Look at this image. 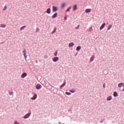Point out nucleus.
Here are the masks:
<instances>
[{
    "label": "nucleus",
    "instance_id": "nucleus-1",
    "mask_svg": "<svg viewBox=\"0 0 124 124\" xmlns=\"http://www.w3.org/2000/svg\"><path fill=\"white\" fill-rule=\"evenodd\" d=\"M24 54V56L25 57V60H27V51L26 50V49H24L23 51H22Z\"/></svg>",
    "mask_w": 124,
    "mask_h": 124
},
{
    "label": "nucleus",
    "instance_id": "nucleus-2",
    "mask_svg": "<svg viewBox=\"0 0 124 124\" xmlns=\"http://www.w3.org/2000/svg\"><path fill=\"white\" fill-rule=\"evenodd\" d=\"M41 88H42V86H41V85H40L39 84H37L36 85V89L37 90H40V89H41Z\"/></svg>",
    "mask_w": 124,
    "mask_h": 124
},
{
    "label": "nucleus",
    "instance_id": "nucleus-3",
    "mask_svg": "<svg viewBox=\"0 0 124 124\" xmlns=\"http://www.w3.org/2000/svg\"><path fill=\"white\" fill-rule=\"evenodd\" d=\"M58 10V8H57V7L53 6H52V11L53 12H56V11H57Z\"/></svg>",
    "mask_w": 124,
    "mask_h": 124
},
{
    "label": "nucleus",
    "instance_id": "nucleus-4",
    "mask_svg": "<svg viewBox=\"0 0 124 124\" xmlns=\"http://www.w3.org/2000/svg\"><path fill=\"white\" fill-rule=\"evenodd\" d=\"M58 61H59V57H55L53 59V62H58Z\"/></svg>",
    "mask_w": 124,
    "mask_h": 124
},
{
    "label": "nucleus",
    "instance_id": "nucleus-5",
    "mask_svg": "<svg viewBox=\"0 0 124 124\" xmlns=\"http://www.w3.org/2000/svg\"><path fill=\"white\" fill-rule=\"evenodd\" d=\"M30 116H31V113H29L28 114H27L24 117V119H28V118H29V117H30Z\"/></svg>",
    "mask_w": 124,
    "mask_h": 124
},
{
    "label": "nucleus",
    "instance_id": "nucleus-6",
    "mask_svg": "<svg viewBox=\"0 0 124 124\" xmlns=\"http://www.w3.org/2000/svg\"><path fill=\"white\" fill-rule=\"evenodd\" d=\"M106 25V23L103 24L100 27V30H103L104 28V27H105V25Z\"/></svg>",
    "mask_w": 124,
    "mask_h": 124
},
{
    "label": "nucleus",
    "instance_id": "nucleus-7",
    "mask_svg": "<svg viewBox=\"0 0 124 124\" xmlns=\"http://www.w3.org/2000/svg\"><path fill=\"white\" fill-rule=\"evenodd\" d=\"M37 97V95L36 94H35L34 96L31 98V99L32 100H34V99H36V98Z\"/></svg>",
    "mask_w": 124,
    "mask_h": 124
},
{
    "label": "nucleus",
    "instance_id": "nucleus-8",
    "mask_svg": "<svg viewBox=\"0 0 124 124\" xmlns=\"http://www.w3.org/2000/svg\"><path fill=\"white\" fill-rule=\"evenodd\" d=\"M27 74L26 73H24L21 76V78H25V77H27Z\"/></svg>",
    "mask_w": 124,
    "mask_h": 124
},
{
    "label": "nucleus",
    "instance_id": "nucleus-9",
    "mask_svg": "<svg viewBox=\"0 0 124 124\" xmlns=\"http://www.w3.org/2000/svg\"><path fill=\"white\" fill-rule=\"evenodd\" d=\"M124 83H121L118 84V87L119 88H122V87H124Z\"/></svg>",
    "mask_w": 124,
    "mask_h": 124
},
{
    "label": "nucleus",
    "instance_id": "nucleus-10",
    "mask_svg": "<svg viewBox=\"0 0 124 124\" xmlns=\"http://www.w3.org/2000/svg\"><path fill=\"white\" fill-rule=\"evenodd\" d=\"M57 16H58V13H56L55 14H54L52 16V18L53 19H54V18H56V17H57Z\"/></svg>",
    "mask_w": 124,
    "mask_h": 124
},
{
    "label": "nucleus",
    "instance_id": "nucleus-11",
    "mask_svg": "<svg viewBox=\"0 0 124 124\" xmlns=\"http://www.w3.org/2000/svg\"><path fill=\"white\" fill-rule=\"evenodd\" d=\"M91 11H92V10L91 9H87L86 10H85V12L86 13H90V12H91Z\"/></svg>",
    "mask_w": 124,
    "mask_h": 124
},
{
    "label": "nucleus",
    "instance_id": "nucleus-12",
    "mask_svg": "<svg viewBox=\"0 0 124 124\" xmlns=\"http://www.w3.org/2000/svg\"><path fill=\"white\" fill-rule=\"evenodd\" d=\"M46 13H47V14H50V13H51V9H47L46 10Z\"/></svg>",
    "mask_w": 124,
    "mask_h": 124
},
{
    "label": "nucleus",
    "instance_id": "nucleus-13",
    "mask_svg": "<svg viewBox=\"0 0 124 124\" xmlns=\"http://www.w3.org/2000/svg\"><path fill=\"white\" fill-rule=\"evenodd\" d=\"M111 99H112V96H109L107 98V100H108V101H110V100H111Z\"/></svg>",
    "mask_w": 124,
    "mask_h": 124
},
{
    "label": "nucleus",
    "instance_id": "nucleus-14",
    "mask_svg": "<svg viewBox=\"0 0 124 124\" xmlns=\"http://www.w3.org/2000/svg\"><path fill=\"white\" fill-rule=\"evenodd\" d=\"M81 50V46H78L76 48V50L77 51H80Z\"/></svg>",
    "mask_w": 124,
    "mask_h": 124
},
{
    "label": "nucleus",
    "instance_id": "nucleus-15",
    "mask_svg": "<svg viewBox=\"0 0 124 124\" xmlns=\"http://www.w3.org/2000/svg\"><path fill=\"white\" fill-rule=\"evenodd\" d=\"M74 44L73 43H70L69 44V47H73Z\"/></svg>",
    "mask_w": 124,
    "mask_h": 124
},
{
    "label": "nucleus",
    "instance_id": "nucleus-16",
    "mask_svg": "<svg viewBox=\"0 0 124 124\" xmlns=\"http://www.w3.org/2000/svg\"><path fill=\"white\" fill-rule=\"evenodd\" d=\"M77 9V5H75L73 6V10H76Z\"/></svg>",
    "mask_w": 124,
    "mask_h": 124
},
{
    "label": "nucleus",
    "instance_id": "nucleus-17",
    "mask_svg": "<svg viewBox=\"0 0 124 124\" xmlns=\"http://www.w3.org/2000/svg\"><path fill=\"white\" fill-rule=\"evenodd\" d=\"M0 28H5L6 27V25L4 24H1L0 25Z\"/></svg>",
    "mask_w": 124,
    "mask_h": 124
},
{
    "label": "nucleus",
    "instance_id": "nucleus-18",
    "mask_svg": "<svg viewBox=\"0 0 124 124\" xmlns=\"http://www.w3.org/2000/svg\"><path fill=\"white\" fill-rule=\"evenodd\" d=\"M66 82H63V83L61 85L60 89H62V87H64V85H65Z\"/></svg>",
    "mask_w": 124,
    "mask_h": 124
},
{
    "label": "nucleus",
    "instance_id": "nucleus-19",
    "mask_svg": "<svg viewBox=\"0 0 124 124\" xmlns=\"http://www.w3.org/2000/svg\"><path fill=\"white\" fill-rule=\"evenodd\" d=\"M117 95H118V94H117V92H114L113 96H114L115 97H116Z\"/></svg>",
    "mask_w": 124,
    "mask_h": 124
},
{
    "label": "nucleus",
    "instance_id": "nucleus-20",
    "mask_svg": "<svg viewBox=\"0 0 124 124\" xmlns=\"http://www.w3.org/2000/svg\"><path fill=\"white\" fill-rule=\"evenodd\" d=\"M111 28H112V25H108V31H109V30H110V29H111Z\"/></svg>",
    "mask_w": 124,
    "mask_h": 124
},
{
    "label": "nucleus",
    "instance_id": "nucleus-21",
    "mask_svg": "<svg viewBox=\"0 0 124 124\" xmlns=\"http://www.w3.org/2000/svg\"><path fill=\"white\" fill-rule=\"evenodd\" d=\"M65 93L67 95H70V94H71V93H69V92H66Z\"/></svg>",
    "mask_w": 124,
    "mask_h": 124
},
{
    "label": "nucleus",
    "instance_id": "nucleus-22",
    "mask_svg": "<svg viewBox=\"0 0 124 124\" xmlns=\"http://www.w3.org/2000/svg\"><path fill=\"white\" fill-rule=\"evenodd\" d=\"M71 8V7H69L67 10L66 11V12H68V11H69V10H70V9Z\"/></svg>",
    "mask_w": 124,
    "mask_h": 124
},
{
    "label": "nucleus",
    "instance_id": "nucleus-23",
    "mask_svg": "<svg viewBox=\"0 0 124 124\" xmlns=\"http://www.w3.org/2000/svg\"><path fill=\"white\" fill-rule=\"evenodd\" d=\"M24 28H26V26H23L22 27H21L20 28V31H22V30H24Z\"/></svg>",
    "mask_w": 124,
    "mask_h": 124
},
{
    "label": "nucleus",
    "instance_id": "nucleus-24",
    "mask_svg": "<svg viewBox=\"0 0 124 124\" xmlns=\"http://www.w3.org/2000/svg\"><path fill=\"white\" fill-rule=\"evenodd\" d=\"M64 6H65V3H63L62 4V8H63V7H64Z\"/></svg>",
    "mask_w": 124,
    "mask_h": 124
},
{
    "label": "nucleus",
    "instance_id": "nucleus-25",
    "mask_svg": "<svg viewBox=\"0 0 124 124\" xmlns=\"http://www.w3.org/2000/svg\"><path fill=\"white\" fill-rule=\"evenodd\" d=\"M56 31H57V28H55L54 30L53 31V32H56Z\"/></svg>",
    "mask_w": 124,
    "mask_h": 124
},
{
    "label": "nucleus",
    "instance_id": "nucleus-26",
    "mask_svg": "<svg viewBox=\"0 0 124 124\" xmlns=\"http://www.w3.org/2000/svg\"><path fill=\"white\" fill-rule=\"evenodd\" d=\"M70 92L71 93H75V91H74V90H70Z\"/></svg>",
    "mask_w": 124,
    "mask_h": 124
},
{
    "label": "nucleus",
    "instance_id": "nucleus-27",
    "mask_svg": "<svg viewBox=\"0 0 124 124\" xmlns=\"http://www.w3.org/2000/svg\"><path fill=\"white\" fill-rule=\"evenodd\" d=\"M15 124H19V123H18L17 121H15Z\"/></svg>",
    "mask_w": 124,
    "mask_h": 124
},
{
    "label": "nucleus",
    "instance_id": "nucleus-28",
    "mask_svg": "<svg viewBox=\"0 0 124 124\" xmlns=\"http://www.w3.org/2000/svg\"><path fill=\"white\" fill-rule=\"evenodd\" d=\"M5 9H6V5L4 6L3 10H5Z\"/></svg>",
    "mask_w": 124,
    "mask_h": 124
},
{
    "label": "nucleus",
    "instance_id": "nucleus-29",
    "mask_svg": "<svg viewBox=\"0 0 124 124\" xmlns=\"http://www.w3.org/2000/svg\"><path fill=\"white\" fill-rule=\"evenodd\" d=\"M103 88L105 89V83L103 84Z\"/></svg>",
    "mask_w": 124,
    "mask_h": 124
},
{
    "label": "nucleus",
    "instance_id": "nucleus-30",
    "mask_svg": "<svg viewBox=\"0 0 124 124\" xmlns=\"http://www.w3.org/2000/svg\"><path fill=\"white\" fill-rule=\"evenodd\" d=\"M91 61L92 62V61H93V58H91Z\"/></svg>",
    "mask_w": 124,
    "mask_h": 124
},
{
    "label": "nucleus",
    "instance_id": "nucleus-31",
    "mask_svg": "<svg viewBox=\"0 0 124 124\" xmlns=\"http://www.w3.org/2000/svg\"><path fill=\"white\" fill-rule=\"evenodd\" d=\"M124 87V89H123V92H124V86H123Z\"/></svg>",
    "mask_w": 124,
    "mask_h": 124
},
{
    "label": "nucleus",
    "instance_id": "nucleus-32",
    "mask_svg": "<svg viewBox=\"0 0 124 124\" xmlns=\"http://www.w3.org/2000/svg\"><path fill=\"white\" fill-rule=\"evenodd\" d=\"M54 56H57V54H54Z\"/></svg>",
    "mask_w": 124,
    "mask_h": 124
}]
</instances>
